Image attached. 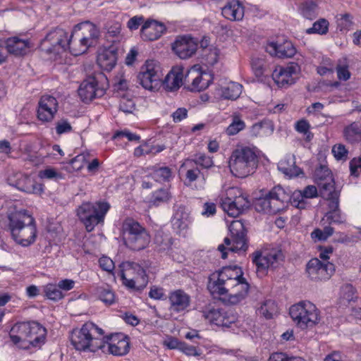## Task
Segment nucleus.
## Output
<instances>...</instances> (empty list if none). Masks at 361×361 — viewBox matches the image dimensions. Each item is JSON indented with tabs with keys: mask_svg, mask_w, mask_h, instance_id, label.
<instances>
[{
	"mask_svg": "<svg viewBox=\"0 0 361 361\" xmlns=\"http://www.w3.org/2000/svg\"><path fill=\"white\" fill-rule=\"evenodd\" d=\"M74 35L80 41H84L92 46L96 39L99 36L98 28L90 21L82 22L75 25L73 30Z\"/></svg>",
	"mask_w": 361,
	"mask_h": 361,
	"instance_id": "4be33fe9",
	"label": "nucleus"
},
{
	"mask_svg": "<svg viewBox=\"0 0 361 361\" xmlns=\"http://www.w3.org/2000/svg\"><path fill=\"white\" fill-rule=\"evenodd\" d=\"M174 229L181 231L188 227V215L183 212V209L179 208L171 221Z\"/></svg>",
	"mask_w": 361,
	"mask_h": 361,
	"instance_id": "37998d69",
	"label": "nucleus"
},
{
	"mask_svg": "<svg viewBox=\"0 0 361 361\" xmlns=\"http://www.w3.org/2000/svg\"><path fill=\"white\" fill-rule=\"evenodd\" d=\"M289 314L296 326L302 329L312 328L320 320L319 310L309 301H302L292 305Z\"/></svg>",
	"mask_w": 361,
	"mask_h": 361,
	"instance_id": "423d86ee",
	"label": "nucleus"
},
{
	"mask_svg": "<svg viewBox=\"0 0 361 361\" xmlns=\"http://www.w3.org/2000/svg\"><path fill=\"white\" fill-rule=\"evenodd\" d=\"M300 12L304 18L312 20L319 14L318 5L313 0H307L301 4Z\"/></svg>",
	"mask_w": 361,
	"mask_h": 361,
	"instance_id": "58836bf2",
	"label": "nucleus"
},
{
	"mask_svg": "<svg viewBox=\"0 0 361 361\" xmlns=\"http://www.w3.org/2000/svg\"><path fill=\"white\" fill-rule=\"evenodd\" d=\"M97 329L95 324L87 322L80 329H74L71 336L72 345L78 350H88L96 352L98 350H104L106 347L103 338L93 337V331Z\"/></svg>",
	"mask_w": 361,
	"mask_h": 361,
	"instance_id": "20e7f679",
	"label": "nucleus"
},
{
	"mask_svg": "<svg viewBox=\"0 0 361 361\" xmlns=\"http://www.w3.org/2000/svg\"><path fill=\"white\" fill-rule=\"evenodd\" d=\"M319 188L320 196L323 198L330 197L334 193H338L334 188V182L333 178H328V180L317 182Z\"/></svg>",
	"mask_w": 361,
	"mask_h": 361,
	"instance_id": "c03bdc74",
	"label": "nucleus"
},
{
	"mask_svg": "<svg viewBox=\"0 0 361 361\" xmlns=\"http://www.w3.org/2000/svg\"><path fill=\"white\" fill-rule=\"evenodd\" d=\"M171 176V171L167 166H162L155 169L153 172V177L157 181L168 180Z\"/></svg>",
	"mask_w": 361,
	"mask_h": 361,
	"instance_id": "e2e57ef3",
	"label": "nucleus"
},
{
	"mask_svg": "<svg viewBox=\"0 0 361 361\" xmlns=\"http://www.w3.org/2000/svg\"><path fill=\"white\" fill-rule=\"evenodd\" d=\"M357 298L355 295V289L350 284H345L341 288V296L340 298V304L347 306L351 301H355Z\"/></svg>",
	"mask_w": 361,
	"mask_h": 361,
	"instance_id": "de8ad7c7",
	"label": "nucleus"
},
{
	"mask_svg": "<svg viewBox=\"0 0 361 361\" xmlns=\"http://www.w3.org/2000/svg\"><path fill=\"white\" fill-rule=\"evenodd\" d=\"M123 137L127 138L128 141H136L140 140V136L126 130L116 132L112 138L113 140H118Z\"/></svg>",
	"mask_w": 361,
	"mask_h": 361,
	"instance_id": "69168bd1",
	"label": "nucleus"
},
{
	"mask_svg": "<svg viewBox=\"0 0 361 361\" xmlns=\"http://www.w3.org/2000/svg\"><path fill=\"white\" fill-rule=\"evenodd\" d=\"M262 152L253 145H238L231 158H260Z\"/></svg>",
	"mask_w": 361,
	"mask_h": 361,
	"instance_id": "c9c22d12",
	"label": "nucleus"
},
{
	"mask_svg": "<svg viewBox=\"0 0 361 361\" xmlns=\"http://www.w3.org/2000/svg\"><path fill=\"white\" fill-rule=\"evenodd\" d=\"M106 347L104 350V352L107 350L110 353L114 355L122 356L127 354L129 351V343L126 338L119 339L116 343L113 341L111 343L105 341Z\"/></svg>",
	"mask_w": 361,
	"mask_h": 361,
	"instance_id": "e433bc0d",
	"label": "nucleus"
},
{
	"mask_svg": "<svg viewBox=\"0 0 361 361\" xmlns=\"http://www.w3.org/2000/svg\"><path fill=\"white\" fill-rule=\"evenodd\" d=\"M68 32L62 28H56L50 31L43 40V44L49 43L50 47L47 49L49 53L60 54L67 50Z\"/></svg>",
	"mask_w": 361,
	"mask_h": 361,
	"instance_id": "dca6fc26",
	"label": "nucleus"
},
{
	"mask_svg": "<svg viewBox=\"0 0 361 361\" xmlns=\"http://www.w3.org/2000/svg\"><path fill=\"white\" fill-rule=\"evenodd\" d=\"M221 13L230 20H240L244 16V7L239 0H231L222 8Z\"/></svg>",
	"mask_w": 361,
	"mask_h": 361,
	"instance_id": "c756f323",
	"label": "nucleus"
},
{
	"mask_svg": "<svg viewBox=\"0 0 361 361\" xmlns=\"http://www.w3.org/2000/svg\"><path fill=\"white\" fill-rule=\"evenodd\" d=\"M229 230L233 238V245L229 250L232 252L245 251L247 248V230L243 223L240 221H233L229 226Z\"/></svg>",
	"mask_w": 361,
	"mask_h": 361,
	"instance_id": "6ab92c4d",
	"label": "nucleus"
},
{
	"mask_svg": "<svg viewBox=\"0 0 361 361\" xmlns=\"http://www.w3.org/2000/svg\"><path fill=\"white\" fill-rule=\"evenodd\" d=\"M164 145H153L152 142H147L140 145L135 149L134 155L142 157L146 155H155L157 152L164 150Z\"/></svg>",
	"mask_w": 361,
	"mask_h": 361,
	"instance_id": "ea45409f",
	"label": "nucleus"
},
{
	"mask_svg": "<svg viewBox=\"0 0 361 361\" xmlns=\"http://www.w3.org/2000/svg\"><path fill=\"white\" fill-rule=\"evenodd\" d=\"M98 298L106 305H110L115 301L114 292L109 288L99 287L97 288Z\"/></svg>",
	"mask_w": 361,
	"mask_h": 361,
	"instance_id": "5fc2aeb1",
	"label": "nucleus"
},
{
	"mask_svg": "<svg viewBox=\"0 0 361 361\" xmlns=\"http://www.w3.org/2000/svg\"><path fill=\"white\" fill-rule=\"evenodd\" d=\"M38 177L40 179L59 180L63 178V175L56 169L47 166L44 169L39 170Z\"/></svg>",
	"mask_w": 361,
	"mask_h": 361,
	"instance_id": "8fccbe9b",
	"label": "nucleus"
},
{
	"mask_svg": "<svg viewBox=\"0 0 361 361\" xmlns=\"http://www.w3.org/2000/svg\"><path fill=\"white\" fill-rule=\"evenodd\" d=\"M278 169L289 178L304 176L303 170L297 166L295 159H280L277 164Z\"/></svg>",
	"mask_w": 361,
	"mask_h": 361,
	"instance_id": "2f4dec72",
	"label": "nucleus"
},
{
	"mask_svg": "<svg viewBox=\"0 0 361 361\" xmlns=\"http://www.w3.org/2000/svg\"><path fill=\"white\" fill-rule=\"evenodd\" d=\"M249 288L250 285L247 281L237 282L227 298L224 300L230 305H237L247 297Z\"/></svg>",
	"mask_w": 361,
	"mask_h": 361,
	"instance_id": "7c9ffc66",
	"label": "nucleus"
},
{
	"mask_svg": "<svg viewBox=\"0 0 361 361\" xmlns=\"http://www.w3.org/2000/svg\"><path fill=\"white\" fill-rule=\"evenodd\" d=\"M243 86L235 82H231L222 89V97L227 99L235 100L242 93Z\"/></svg>",
	"mask_w": 361,
	"mask_h": 361,
	"instance_id": "a19ab883",
	"label": "nucleus"
},
{
	"mask_svg": "<svg viewBox=\"0 0 361 361\" xmlns=\"http://www.w3.org/2000/svg\"><path fill=\"white\" fill-rule=\"evenodd\" d=\"M32 330V322H18L11 328L9 336L11 341L19 348L29 349L32 342L29 341V335Z\"/></svg>",
	"mask_w": 361,
	"mask_h": 361,
	"instance_id": "f8f14e48",
	"label": "nucleus"
},
{
	"mask_svg": "<svg viewBox=\"0 0 361 361\" xmlns=\"http://www.w3.org/2000/svg\"><path fill=\"white\" fill-rule=\"evenodd\" d=\"M211 75L200 71L197 66L187 71L184 82L188 85V88L192 92H200L207 88L212 82Z\"/></svg>",
	"mask_w": 361,
	"mask_h": 361,
	"instance_id": "9d476101",
	"label": "nucleus"
},
{
	"mask_svg": "<svg viewBox=\"0 0 361 361\" xmlns=\"http://www.w3.org/2000/svg\"><path fill=\"white\" fill-rule=\"evenodd\" d=\"M5 44L7 51L16 56L25 54L28 48V42L26 40L16 37L8 38Z\"/></svg>",
	"mask_w": 361,
	"mask_h": 361,
	"instance_id": "f704fd0d",
	"label": "nucleus"
},
{
	"mask_svg": "<svg viewBox=\"0 0 361 361\" xmlns=\"http://www.w3.org/2000/svg\"><path fill=\"white\" fill-rule=\"evenodd\" d=\"M58 110V102L51 95H43L38 104L37 118L43 122H50Z\"/></svg>",
	"mask_w": 361,
	"mask_h": 361,
	"instance_id": "a211bd4d",
	"label": "nucleus"
},
{
	"mask_svg": "<svg viewBox=\"0 0 361 361\" xmlns=\"http://www.w3.org/2000/svg\"><path fill=\"white\" fill-rule=\"evenodd\" d=\"M126 268L130 269V266H135L134 270H137L135 274L129 280L124 282V285L129 288H134L137 290L144 288L147 284V276L145 274V269L138 264H126Z\"/></svg>",
	"mask_w": 361,
	"mask_h": 361,
	"instance_id": "bb28decb",
	"label": "nucleus"
},
{
	"mask_svg": "<svg viewBox=\"0 0 361 361\" xmlns=\"http://www.w3.org/2000/svg\"><path fill=\"white\" fill-rule=\"evenodd\" d=\"M231 285H233V283L228 277L227 273L222 268L209 276L207 288L213 295H224L228 292L229 289L228 288Z\"/></svg>",
	"mask_w": 361,
	"mask_h": 361,
	"instance_id": "2eb2a0df",
	"label": "nucleus"
},
{
	"mask_svg": "<svg viewBox=\"0 0 361 361\" xmlns=\"http://www.w3.org/2000/svg\"><path fill=\"white\" fill-rule=\"evenodd\" d=\"M345 140L350 143L361 142V127L359 123L353 122L344 128Z\"/></svg>",
	"mask_w": 361,
	"mask_h": 361,
	"instance_id": "4c0bfd02",
	"label": "nucleus"
},
{
	"mask_svg": "<svg viewBox=\"0 0 361 361\" xmlns=\"http://www.w3.org/2000/svg\"><path fill=\"white\" fill-rule=\"evenodd\" d=\"M257 162L258 159H229L228 166L233 176L245 178L254 172Z\"/></svg>",
	"mask_w": 361,
	"mask_h": 361,
	"instance_id": "412c9836",
	"label": "nucleus"
},
{
	"mask_svg": "<svg viewBox=\"0 0 361 361\" xmlns=\"http://www.w3.org/2000/svg\"><path fill=\"white\" fill-rule=\"evenodd\" d=\"M122 233L124 245L132 250H142L150 242V235L147 229L132 218H126L123 221Z\"/></svg>",
	"mask_w": 361,
	"mask_h": 361,
	"instance_id": "7ed1b4c3",
	"label": "nucleus"
},
{
	"mask_svg": "<svg viewBox=\"0 0 361 361\" xmlns=\"http://www.w3.org/2000/svg\"><path fill=\"white\" fill-rule=\"evenodd\" d=\"M307 273L309 277L314 281L329 279L335 271V266L330 262H322L314 258L309 261L307 264Z\"/></svg>",
	"mask_w": 361,
	"mask_h": 361,
	"instance_id": "ddd939ff",
	"label": "nucleus"
},
{
	"mask_svg": "<svg viewBox=\"0 0 361 361\" xmlns=\"http://www.w3.org/2000/svg\"><path fill=\"white\" fill-rule=\"evenodd\" d=\"M166 30V26L157 20H148L141 28V36L143 39L154 41L159 39Z\"/></svg>",
	"mask_w": 361,
	"mask_h": 361,
	"instance_id": "5701e85b",
	"label": "nucleus"
},
{
	"mask_svg": "<svg viewBox=\"0 0 361 361\" xmlns=\"http://www.w3.org/2000/svg\"><path fill=\"white\" fill-rule=\"evenodd\" d=\"M84 159H68L66 163L64 169L68 173H73L81 169L83 166Z\"/></svg>",
	"mask_w": 361,
	"mask_h": 361,
	"instance_id": "338daca9",
	"label": "nucleus"
},
{
	"mask_svg": "<svg viewBox=\"0 0 361 361\" xmlns=\"http://www.w3.org/2000/svg\"><path fill=\"white\" fill-rule=\"evenodd\" d=\"M221 206L228 216L237 217L250 207V202L247 197H238L234 201L229 202V203L221 202Z\"/></svg>",
	"mask_w": 361,
	"mask_h": 361,
	"instance_id": "cd10ccee",
	"label": "nucleus"
},
{
	"mask_svg": "<svg viewBox=\"0 0 361 361\" xmlns=\"http://www.w3.org/2000/svg\"><path fill=\"white\" fill-rule=\"evenodd\" d=\"M241 190L236 187L229 188L226 192V197L221 199V202L229 203V202L234 201L238 197H245Z\"/></svg>",
	"mask_w": 361,
	"mask_h": 361,
	"instance_id": "052dcab7",
	"label": "nucleus"
},
{
	"mask_svg": "<svg viewBox=\"0 0 361 361\" xmlns=\"http://www.w3.org/2000/svg\"><path fill=\"white\" fill-rule=\"evenodd\" d=\"M267 51L271 56L279 58H290L296 53V49L290 42L286 41L282 44L270 42L266 47Z\"/></svg>",
	"mask_w": 361,
	"mask_h": 361,
	"instance_id": "a878e982",
	"label": "nucleus"
},
{
	"mask_svg": "<svg viewBox=\"0 0 361 361\" xmlns=\"http://www.w3.org/2000/svg\"><path fill=\"white\" fill-rule=\"evenodd\" d=\"M252 68L257 78L271 75L273 71L269 69L267 62L262 59H253L252 60Z\"/></svg>",
	"mask_w": 361,
	"mask_h": 361,
	"instance_id": "79ce46f5",
	"label": "nucleus"
},
{
	"mask_svg": "<svg viewBox=\"0 0 361 361\" xmlns=\"http://www.w3.org/2000/svg\"><path fill=\"white\" fill-rule=\"evenodd\" d=\"M313 176L316 183L332 178L331 171L324 164H320L316 166L313 172Z\"/></svg>",
	"mask_w": 361,
	"mask_h": 361,
	"instance_id": "603ef678",
	"label": "nucleus"
},
{
	"mask_svg": "<svg viewBox=\"0 0 361 361\" xmlns=\"http://www.w3.org/2000/svg\"><path fill=\"white\" fill-rule=\"evenodd\" d=\"M8 218L11 236L18 244L27 247L34 243L37 237L35 221L26 210L11 212Z\"/></svg>",
	"mask_w": 361,
	"mask_h": 361,
	"instance_id": "f03ea898",
	"label": "nucleus"
},
{
	"mask_svg": "<svg viewBox=\"0 0 361 361\" xmlns=\"http://www.w3.org/2000/svg\"><path fill=\"white\" fill-rule=\"evenodd\" d=\"M329 21L325 18H319L317 21H315L312 26L306 30V33L311 34H318V35H326L329 31Z\"/></svg>",
	"mask_w": 361,
	"mask_h": 361,
	"instance_id": "a18cd8bd",
	"label": "nucleus"
},
{
	"mask_svg": "<svg viewBox=\"0 0 361 361\" xmlns=\"http://www.w3.org/2000/svg\"><path fill=\"white\" fill-rule=\"evenodd\" d=\"M203 317L210 323L216 326L228 328L231 325L235 322L236 317L235 315L228 314L227 312L220 309H210L202 312Z\"/></svg>",
	"mask_w": 361,
	"mask_h": 361,
	"instance_id": "aec40b11",
	"label": "nucleus"
},
{
	"mask_svg": "<svg viewBox=\"0 0 361 361\" xmlns=\"http://www.w3.org/2000/svg\"><path fill=\"white\" fill-rule=\"evenodd\" d=\"M32 330L29 335V341L32 342V347H41L45 342L47 330L39 323L32 322Z\"/></svg>",
	"mask_w": 361,
	"mask_h": 361,
	"instance_id": "72a5a7b5",
	"label": "nucleus"
},
{
	"mask_svg": "<svg viewBox=\"0 0 361 361\" xmlns=\"http://www.w3.org/2000/svg\"><path fill=\"white\" fill-rule=\"evenodd\" d=\"M334 233V228L331 226H326L323 230L317 228L311 233L313 239L319 240H325Z\"/></svg>",
	"mask_w": 361,
	"mask_h": 361,
	"instance_id": "0e129e2a",
	"label": "nucleus"
},
{
	"mask_svg": "<svg viewBox=\"0 0 361 361\" xmlns=\"http://www.w3.org/2000/svg\"><path fill=\"white\" fill-rule=\"evenodd\" d=\"M300 67L296 63H289L287 66L276 68L271 77L278 86L284 87L295 82Z\"/></svg>",
	"mask_w": 361,
	"mask_h": 361,
	"instance_id": "9b49d317",
	"label": "nucleus"
},
{
	"mask_svg": "<svg viewBox=\"0 0 361 361\" xmlns=\"http://www.w3.org/2000/svg\"><path fill=\"white\" fill-rule=\"evenodd\" d=\"M114 92L118 97L126 95V92L128 90V81L122 77L116 78L113 85Z\"/></svg>",
	"mask_w": 361,
	"mask_h": 361,
	"instance_id": "680f3d73",
	"label": "nucleus"
},
{
	"mask_svg": "<svg viewBox=\"0 0 361 361\" xmlns=\"http://www.w3.org/2000/svg\"><path fill=\"white\" fill-rule=\"evenodd\" d=\"M119 109L126 114H133L135 110V103L132 98L126 95L121 97Z\"/></svg>",
	"mask_w": 361,
	"mask_h": 361,
	"instance_id": "bf43d9fd",
	"label": "nucleus"
},
{
	"mask_svg": "<svg viewBox=\"0 0 361 361\" xmlns=\"http://www.w3.org/2000/svg\"><path fill=\"white\" fill-rule=\"evenodd\" d=\"M288 202L300 209H305L307 206V202L301 190H296L290 196L281 185H277L264 196L259 197L255 202V207L258 212L275 214L283 210Z\"/></svg>",
	"mask_w": 361,
	"mask_h": 361,
	"instance_id": "f257e3e1",
	"label": "nucleus"
},
{
	"mask_svg": "<svg viewBox=\"0 0 361 361\" xmlns=\"http://www.w3.org/2000/svg\"><path fill=\"white\" fill-rule=\"evenodd\" d=\"M78 94L84 102H88L97 97H102L105 90L98 85L95 77H89L85 80L78 88Z\"/></svg>",
	"mask_w": 361,
	"mask_h": 361,
	"instance_id": "f3484780",
	"label": "nucleus"
},
{
	"mask_svg": "<svg viewBox=\"0 0 361 361\" xmlns=\"http://www.w3.org/2000/svg\"><path fill=\"white\" fill-rule=\"evenodd\" d=\"M154 243L159 251H166L171 247L173 244L172 238L159 232L155 235Z\"/></svg>",
	"mask_w": 361,
	"mask_h": 361,
	"instance_id": "49530a36",
	"label": "nucleus"
},
{
	"mask_svg": "<svg viewBox=\"0 0 361 361\" xmlns=\"http://www.w3.org/2000/svg\"><path fill=\"white\" fill-rule=\"evenodd\" d=\"M10 184L20 191L27 194L41 195L44 193V185L38 183L30 176L22 173L15 174L13 178H9Z\"/></svg>",
	"mask_w": 361,
	"mask_h": 361,
	"instance_id": "1a4fd4ad",
	"label": "nucleus"
},
{
	"mask_svg": "<svg viewBox=\"0 0 361 361\" xmlns=\"http://www.w3.org/2000/svg\"><path fill=\"white\" fill-rule=\"evenodd\" d=\"M45 295L50 300H58L63 297L59 286L48 284L44 287Z\"/></svg>",
	"mask_w": 361,
	"mask_h": 361,
	"instance_id": "13d9d810",
	"label": "nucleus"
},
{
	"mask_svg": "<svg viewBox=\"0 0 361 361\" xmlns=\"http://www.w3.org/2000/svg\"><path fill=\"white\" fill-rule=\"evenodd\" d=\"M184 68L180 66L173 67L166 75L163 82L165 88L169 91L178 89L183 84Z\"/></svg>",
	"mask_w": 361,
	"mask_h": 361,
	"instance_id": "c85d7f7f",
	"label": "nucleus"
},
{
	"mask_svg": "<svg viewBox=\"0 0 361 361\" xmlns=\"http://www.w3.org/2000/svg\"><path fill=\"white\" fill-rule=\"evenodd\" d=\"M67 41V50L68 49L71 54L74 56H79L84 54L90 45L84 41H80L77 38L76 35H74L73 30L71 35L68 36Z\"/></svg>",
	"mask_w": 361,
	"mask_h": 361,
	"instance_id": "473e14b6",
	"label": "nucleus"
},
{
	"mask_svg": "<svg viewBox=\"0 0 361 361\" xmlns=\"http://www.w3.org/2000/svg\"><path fill=\"white\" fill-rule=\"evenodd\" d=\"M117 59V49L111 46L99 52L97 61L101 68L106 71H110L115 67Z\"/></svg>",
	"mask_w": 361,
	"mask_h": 361,
	"instance_id": "b1692460",
	"label": "nucleus"
},
{
	"mask_svg": "<svg viewBox=\"0 0 361 361\" xmlns=\"http://www.w3.org/2000/svg\"><path fill=\"white\" fill-rule=\"evenodd\" d=\"M161 71L158 62L148 60L141 67L137 75L139 83L146 90H153L158 87L161 80Z\"/></svg>",
	"mask_w": 361,
	"mask_h": 361,
	"instance_id": "6e6552de",
	"label": "nucleus"
},
{
	"mask_svg": "<svg viewBox=\"0 0 361 361\" xmlns=\"http://www.w3.org/2000/svg\"><path fill=\"white\" fill-rule=\"evenodd\" d=\"M245 128V122L238 115H234L232 117V122L226 130V133L228 135H235Z\"/></svg>",
	"mask_w": 361,
	"mask_h": 361,
	"instance_id": "3c124183",
	"label": "nucleus"
},
{
	"mask_svg": "<svg viewBox=\"0 0 361 361\" xmlns=\"http://www.w3.org/2000/svg\"><path fill=\"white\" fill-rule=\"evenodd\" d=\"M285 255L279 248L267 251H255L252 254V262L256 265L257 273L261 276H265L268 270H275L283 264Z\"/></svg>",
	"mask_w": 361,
	"mask_h": 361,
	"instance_id": "0eeeda50",
	"label": "nucleus"
},
{
	"mask_svg": "<svg viewBox=\"0 0 361 361\" xmlns=\"http://www.w3.org/2000/svg\"><path fill=\"white\" fill-rule=\"evenodd\" d=\"M225 272L227 273L228 277L233 283L237 282L246 281L245 279L243 277V272L240 268L237 266L234 267H223Z\"/></svg>",
	"mask_w": 361,
	"mask_h": 361,
	"instance_id": "6e6d98bb",
	"label": "nucleus"
},
{
	"mask_svg": "<svg viewBox=\"0 0 361 361\" xmlns=\"http://www.w3.org/2000/svg\"><path fill=\"white\" fill-rule=\"evenodd\" d=\"M197 41L188 35L178 36L172 44V50L181 59L192 57L197 51Z\"/></svg>",
	"mask_w": 361,
	"mask_h": 361,
	"instance_id": "4468645a",
	"label": "nucleus"
},
{
	"mask_svg": "<svg viewBox=\"0 0 361 361\" xmlns=\"http://www.w3.org/2000/svg\"><path fill=\"white\" fill-rule=\"evenodd\" d=\"M110 208L106 202H83L77 209V215L83 223L88 232L92 231L95 226L104 221V216Z\"/></svg>",
	"mask_w": 361,
	"mask_h": 361,
	"instance_id": "39448f33",
	"label": "nucleus"
},
{
	"mask_svg": "<svg viewBox=\"0 0 361 361\" xmlns=\"http://www.w3.org/2000/svg\"><path fill=\"white\" fill-rule=\"evenodd\" d=\"M169 310L175 312H180L186 310L190 303V296L183 290L179 289L169 294Z\"/></svg>",
	"mask_w": 361,
	"mask_h": 361,
	"instance_id": "393cba45",
	"label": "nucleus"
},
{
	"mask_svg": "<svg viewBox=\"0 0 361 361\" xmlns=\"http://www.w3.org/2000/svg\"><path fill=\"white\" fill-rule=\"evenodd\" d=\"M219 51L216 47H209L204 49L202 54V59L208 66H214L219 59Z\"/></svg>",
	"mask_w": 361,
	"mask_h": 361,
	"instance_id": "864d4df0",
	"label": "nucleus"
},
{
	"mask_svg": "<svg viewBox=\"0 0 361 361\" xmlns=\"http://www.w3.org/2000/svg\"><path fill=\"white\" fill-rule=\"evenodd\" d=\"M258 314L266 319H271L277 312V306L274 301H265L257 310Z\"/></svg>",
	"mask_w": 361,
	"mask_h": 361,
	"instance_id": "09e8293b",
	"label": "nucleus"
},
{
	"mask_svg": "<svg viewBox=\"0 0 361 361\" xmlns=\"http://www.w3.org/2000/svg\"><path fill=\"white\" fill-rule=\"evenodd\" d=\"M171 198V195L167 189L161 188L156 190L152 195L151 202L154 205H159L161 203L167 202Z\"/></svg>",
	"mask_w": 361,
	"mask_h": 361,
	"instance_id": "4d7b16f0",
	"label": "nucleus"
},
{
	"mask_svg": "<svg viewBox=\"0 0 361 361\" xmlns=\"http://www.w3.org/2000/svg\"><path fill=\"white\" fill-rule=\"evenodd\" d=\"M337 24L340 30H348L352 25L350 16L348 13L340 15L337 18Z\"/></svg>",
	"mask_w": 361,
	"mask_h": 361,
	"instance_id": "774afa93",
	"label": "nucleus"
}]
</instances>
